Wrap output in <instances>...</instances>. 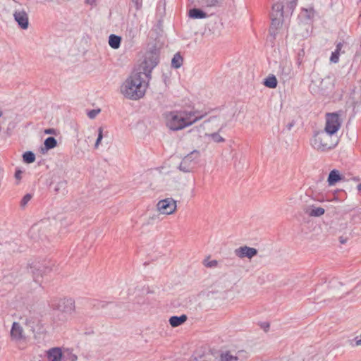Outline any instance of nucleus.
I'll return each instance as SVG.
<instances>
[{
	"instance_id": "nucleus-4",
	"label": "nucleus",
	"mask_w": 361,
	"mask_h": 361,
	"mask_svg": "<svg viewBox=\"0 0 361 361\" xmlns=\"http://www.w3.org/2000/svg\"><path fill=\"white\" fill-rule=\"evenodd\" d=\"M51 306L54 310H57L62 314V320L63 321L70 319L75 310V301L72 298H62L53 301Z\"/></svg>"
},
{
	"instance_id": "nucleus-5",
	"label": "nucleus",
	"mask_w": 361,
	"mask_h": 361,
	"mask_svg": "<svg viewBox=\"0 0 361 361\" xmlns=\"http://www.w3.org/2000/svg\"><path fill=\"white\" fill-rule=\"evenodd\" d=\"M207 115L197 109H182V130L202 120Z\"/></svg>"
},
{
	"instance_id": "nucleus-39",
	"label": "nucleus",
	"mask_w": 361,
	"mask_h": 361,
	"mask_svg": "<svg viewBox=\"0 0 361 361\" xmlns=\"http://www.w3.org/2000/svg\"><path fill=\"white\" fill-rule=\"evenodd\" d=\"M34 323H35V322H34V321H32L31 319H29V318H27V317H26V318L25 319V324L26 326H30V327L33 328V327H34V326H33L32 324H33Z\"/></svg>"
},
{
	"instance_id": "nucleus-48",
	"label": "nucleus",
	"mask_w": 361,
	"mask_h": 361,
	"mask_svg": "<svg viewBox=\"0 0 361 361\" xmlns=\"http://www.w3.org/2000/svg\"><path fill=\"white\" fill-rule=\"evenodd\" d=\"M347 241V239L345 238H343V236L340 237L339 238V242L341 243V244H344Z\"/></svg>"
},
{
	"instance_id": "nucleus-6",
	"label": "nucleus",
	"mask_w": 361,
	"mask_h": 361,
	"mask_svg": "<svg viewBox=\"0 0 361 361\" xmlns=\"http://www.w3.org/2000/svg\"><path fill=\"white\" fill-rule=\"evenodd\" d=\"M54 263L50 261L43 262H35L30 267V271L32 274L35 282H40V279L52 271Z\"/></svg>"
},
{
	"instance_id": "nucleus-31",
	"label": "nucleus",
	"mask_w": 361,
	"mask_h": 361,
	"mask_svg": "<svg viewBox=\"0 0 361 361\" xmlns=\"http://www.w3.org/2000/svg\"><path fill=\"white\" fill-rule=\"evenodd\" d=\"M182 109H195L192 101L186 96L182 99Z\"/></svg>"
},
{
	"instance_id": "nucleus-50",
	"label": "nucleus",
	"mask_w": 361,
	"mask_h": 361,
	"mask_svg": "<svg viewBox=\"0 0 361 361\" xmlns=\"http://www.w3.org/2000/svg\"><path fill=\"white\" fill-rule=\"evenodd\" d=\"M174 167L176 168L177 169L180 170V163L177 164V165L175 166Z\"/></svg>"
},
{
	"instance_id": "nucleus-43",
	"label": "nucleus",
	"mask_w": 361,
	"mask_h": 361,
	"mask_svg": "<svg viewBox=\"0 0 361 361\" xmlns=\"http://www.w3.org/2000/svg\"><path fill=\"white\" fill-rule=\"evenodd\" d=\"M97 1V0H85V4L93 6H96Z\"/></svg>"
},
{
	"instance_id": "nucleus-10",
	"label": "nucleus",
	"mask_w": 361,
	"mask_h": 361,
	"mask_svg": "<svg viewBox=\"0 0 361 361\" xmlns=\"http://www.w3.org/2000/svg\"><path fill=\"white\" fill-rule=\"evenodd\" d=\"M12 6L14 7L13 18L18 23V26L23 30H26L29 26L28 15L23 9L17 8V6H20L17 1H11Z\"/></svg>"
},
{
	"instance_id": "nucleus-14",
	"label": "nucleus",
	"mask_w": 361,
	"mask_h": 361,
	"mask_svg": "<svg viewBox=\"0 0 361 361\" xmlns=\"http://www.w3.org/2000/svg\"><path fill=\"white\" fill-rule=\"evenodd\" d=\"M10 336L11 341L16 343L25 339L24 329L18 322L13 323L10 331Z\"/></svg>"
},
{
	"instance_id": "nucleus-18",
	"label": "nucleus",
	"mask_w": 361,
	"mask_h": 361,
	"mask_svg": "<svg viewBox=\"0 0 361 361\" xmlns=\"http://www.w3.org/2000/svg\"><path fill=\"white\" fill-rule=\"evenodd\" d=\"M158 62L159 60L156 54L152 53L150 54L149 56L145 57L143 69L145 71H147V69H149L150 71L157 65Z\"/></svg>"
},
{
	"instance_id": "nucleus-32",
	"label": "nucleus",
	"mask_w": 361,
	"mask_h": 361,
	"mask_svg": "<svg viewBox=\"0 0 361 361\" xmlns=\"http://www.w3.org/2000/svg\"><path fill=\"white\" fill-rule=\"evenodd\" d=\"M171 66L175 68L180 67V52H177L171 61Z\"/></svg>"
},
{
	"instance_id": "nucleus-37",
	"label": "nucleus",
	"mask_w": 361,
	"mask_h": 361,
	"mask_svg": "<svg viewBox=\"0 0 361 361\" xmlns=\"http://www.w3.org/2000/svg\"><path fill=\"white\" fill-rule=\"evenodd\" d=\"M99 112L100 109H93L90 111L87 115L90 118H94Z\"/></svg>"
},
{
	"instance_id": "nucleus-7",
	"label": "nucleus",
	"mask_w": 361,
	"mask_h": 361,
	"mask_svg": "<svg viewBox=\"0 0 361 361\" xmlns=\"http://www.w3.org/2000/svg\"><path fill=\"white\" fill-rule=\"evenodd\" d=\"M341 126V119L337 113H329L326 116V124L324 130L336 135Z\"/></svg>"
},
{
	"instance_id": "nucleus-47",
	"label": "nucleus",
	"mask_w": 361,
	"mask_h": 361,
	"mask_svg": "<svg viewBox=\"0 0 361 361\" xmlns=\"http://www.w3.org/2000/svg\"><path fill=\"white\" fill-rule=\"evenodd\" d=\"M178 156H173L170 158V159L169 160V161L170 163H173L175 161L178 160Z\"/></svg>"
},
{
	"instance_id": "nucleus-38",
	"label": "nucleus",
	"mask_w": 361,
	"mask_h": 361,
	"mask_svg": "<svg viewBox=\"0 0 361 361\" xmlns=\"http://www.w3.org/2000/svg\"><path fill=\"white\" fill-rule=\"evenodd\" d=\"M221 4L219 0H207V4L209 6H216Z\"/></svg>"
},
{
	"instance_id": "nucleus-27",
	"label": "nucleus",
	"mask_w": 361,
	"mask_h": 361,
	"mask_svg": "<svg viewBox=\"0 0 361 361\" xmlns=\"http://www.w3.org/2000/svg\"><path fill=\"white\" fill-rule=\"evenodd\" d=\"M264 85L266 87H269V88L276 87V86H277L276 78L274 75H271L267 77L264 81Z\"/></svg>"
},
{
	"instance_id": "nucleus-16",
	"label": "nucleus",
	"mask_w": 361,
	"mask_h": 361,
	"mask_svg": "<svg viewBox=\"0 0 361 361\" xmlns=\"http://www.w3.org/2000/svg\"><path fill=\"white\" fill-rule=\"evenodd\" d=\"M293 71L292 63L290 61L282 60L280 62L278 75H279L283 79H288L290 77Z\"/></svg>"
},
{
	"instance_id": "nucleus-28",
	"label": "nucleus",
	"mask_w": 361,
	"mask_h": 361,
	"mask_svg": "<svg viewBox=\"0 0 361 361\" xmlns=\"http://www.w3.org/2000/svg\"><path fill=\"white\" fill-rule=\"evenodd\" d=\"M220 361H240V360L237 356L231 355L230 352H226L221 355Z\"/></svg>"
},
{
	"instance_id": "nucleus-23",
	"label": "nucleus",
	"mask_w": 361,
	"mask_h": 361,
	"mask_svg": "<svg viewBox=\"0 0 361 361\" xmlns=\"http://www.w3.org/2000/svg\"><path fill=\"white\" fill-rule=\"evenodd\" d=\"M188 16L192 19H202L208 16L207 13L200 8H192L188 12Z\"/></svg>"
},
{
	"instance_id": "nucleus-25",
	"label": "nucleus",
	"mask_w": 361,
	"mask_h": 361,
	"mask_svg": "<svg viewBox=\"0 0 361 361\" xmlns=\"http://www.w3.org/2000/svg\"><path fill=\"white\" fill-rule=\"evenodd\" d=\"M121 42V37L120 36L111 34L109 37V44L114 49H117L120 47Z\"/></svg>"
},
{
	"instance_id": "nucleus-9",
	"label": "nucleus",
	"mask_w": 361,
	"mask_h": 361,
	"mask_svg": "<svg viewBox=\"0 0 361 361\" xmlns=\"http://www.w3.org/2000/svg\"><path fill=\"white\" fill-rule=\"evenodd\" d=\"M331 85L330 78L322 79L318 76L312 78L309 88L313 94H323Z\"/></svg>"
},
{
	"instance_id": "nucleus-21",
	"label": "nucleus",
	"mask_w": 361,
	"mask_h": 361,
	"mask_svg": "<svg viewBox=\"0 0 361 361\" xmlns=\"http://www.w3.org/2000/svg\"><path fill=\"white\" fill-rule=\"evenodd\" d=\"M222 131H217L213 133H208L204 134V136L207 137L210 141L215 143H223L226 141V139L222 135Z\"/></svg>"
},
{
	"instance_id": "nucleus-19",
	"label": "nucleus",
	"mask_w": 361,
	"mask_h": 361,
	"mask_svg": "<svg viewBox=\"0 0 361 361\" xmlns=\"http://www.w3.org/2000/svg\"><path fill=\"white\" fill-rule=\"evenodd\" d=\"M47 361H61L62 351L60 348H52L47 351Z\"/></svg>"
},
{
	"instance_id": "nucleus-12",
	"label": "nucleus",
	"mask_w": 361,
	"mask_h": 361,
	"mask_svg": "<svg viewBox=\"0 0 361 361\" xmlns=\"http://www.w3.org/2000/svg\"><path fill=\"white\" fill-rule=\"evenodd\" d=\"M157 210L162 214H171L176 209V202L171 198H166L158 202Z\"/></svg>"
},
{
	"instance_id": "nucleus-26",
	"label": "nucleus",
	"mask_w": 361,
	"mask_h": 361,
	"mask_svg": "<svg viewBox=\"0 0 361 361\" xmlns=\"http://www.w3.org/2000/svg\"><path fill=\"white\" fill-rule=\"evenodd\" d=\"M66 188H67V181L65 180H62L59 181L55 188L54 190L58 193H61L62 195H64L66 192Z\"/></svg>"
},
{
	"instance_id": "nucleus-17",
	"label": "nucleus",
	"mask_w": 361,
	"mask_h": 361,
	"mask_svg": "<svg viewBox=\"0 0 361 361\" xmlns=\"http://www.w3.org/2000/svg\"><path fill=\"white\" fill-rule=\"evenodd\" d=\"M42 223H39L33 225L29 230L28 235L30 238L34 240H38L42 238V233H41L43 228Z\"/></svg>"
},
{
	"instance_id": "nucleus-51",
	"label": "nucleus",
	"mask_w": 361,
	"mask_h": 361,
	"mask_svg": "<svg viewBox=\"0 0 361 361\" xmlns=\"http://www.w3.org/2000/svg\"><path fill=\"white\" fill-rule=\"evenodd\" d=\"M357 190L361 191V183L357 185Z\"/></svg>"
},
{
	"instance_id": "nucleus-29",
	"label": "nucleus",
	"mask_w": 361,
	"mask_h": 361,
	"mask_svg": "<svg viewBox=\"0 0 361 361\" xmlns=\"http://www.w3.org/2000/svg\"><path fill=\"white\" fill-rule=\"evenodd\" d=\"M56 145V140L54 137H49L44 140V146L47 149H53Z\"/></svg>"
},
{
	"instance_id": "nucleus-41",
	"label": "nucleus",
	"mask_w": 361,
	"mask_h": 361,
	"mask_svg": "<svg viewBox=\"0 0 361 361\" xmlns=\"http://www.w3.org/2000/svg\"><path fill=\"white\" fill-rule=\"evenodd\" d=\"M305 55V51H304V49H301L299 53H298V64H301L302 63V61H301V58L303 57Z\"/></svg>"
},
{
	"instance_id": "nucleus-36",
	"label": "nucleus",
	"mask_w": 361,
	"mask_h": 361,
	"mask_svg": "<svg viewBox=\"0 0 361 361\" xmlns=\"http://www.w3.org/2000/svg\"><path fill=\"white\" fill-rule=\"evenodd\" d=\"M204 265H205L207 267H210V268L216 267H217V265H218V261H216V260L214 259V260H211V261L205 262H204Z\"/></svg>"
},
{
	"instance_id": "nucleus-34",
	"label": "nucleus",
	"mask_w": 361,
	"mask_h": 361,
	"mask_svg": "<svg viewBox=\"0 0 361 361\" xmlns=\"http://www.w3.org/2000/svg\"><path fill=\"white\" fill-rule=\"evenodd\" d=\"M32 196L31 194H26L21 200L20 201V207L24 208L27 205V204L30 201Z\"/></svg>"
},
{
	"instance_id": "nucleus-45",
	"label": "nucleus",
	"mask_w": 361,
	"mask_h": 361,
	"mask_svg": "<svg viewBox=\"0 0 361 361\" xmlns=\"http://www.w3.org/2000/svg\"><path fill=\"white\" fill-rule=\"evenodd\" d=\"M136 5L137 9H138L141 6V0H133Z\"/></svg>"
},
{
	"instance_id": "nucleus-2",
	"label": "nucleus",
	"mask_w": 361,
	"mask_h": 361,
	"mask_svg": "<svg viewBox=\"0 0 361 361\" xmlns=\"http://www.w3.org/2000/svg\"><path fill=\"white\" fill-rule=\"evenodd\" d=\"M233 114L228 115L226 113H219V114L210 116L208 119L204 121L200 126L191 128L189 132L197 134L201 136V133L207 134L217 131H222L231 121Z\"/></svg>"
},
{
	"instance_id": "nucleus-3",
	"label": "nucleus",
	"mask_w": 361,
	"mask_h": 361,
	"mask_svg": "<svg viewBox=\"0 0 361 361\" xmlns=\"http://www.w3.org/2000/svg\"><path fill=\"white\" fill-rule=\"evenodd\" d=\"M338 142V137L336 135L323 130L314 134L311 145L317 151L326 152L334 149Z\"/></svg>"
},
{
	"instance_id": "nucleus-11",
	"label": "nucleus",
	"mask_w": 361,
	"mask_h": 361,
	"mask_svg": "<svg viewBox=\"0 0 361 361\" xmlns=\"http://www.w3.org/2000/svg\"><path fill=\"white\" fill-rule=\"evenodd\" d=\"M200 157V152L193 150L182 158V171L190 172L196 164V160Z\"/></svg>"
},
{
	"instance_id": "nucleus-49",
	"label": "nucleus",
	"mask_w": 361,
	"mask_h": 361,
	"mask_svg": "<svg viewBox=\"0 0 361 361\" xmlns=\"http://www.w3.org/2000/svg\"><path fill=\"white\" fill-rule=\"evenodd\" d=\"M187 320V316L185 314H182V324L184 323Z\"/></svg>"
},
{
	"instance_id": "nucleus-20",
	"label": "nucleus",
	"mask_w": 361,
	"mask_h": 361,
	"mask_svg": "<svg viewBox=\"0 0 361 361\" xmlns=\"http://www.w3.org/2000/svg\"><path fill=\"white\" fill-rule=\"evenodd\" d=\"M343 179V176L341 174L340 171L337 169H334L331 171L329 174L327 182L329 186L335 185L338 181Z\"/></svg>"
},
{
	"instance_id": "nucleus-52",
	"label": "nucleus",
	"mask_w": 361,
	"mask_h": 361,
	"mask_svg": "<svg viewBox=\"0 0 361 361\" xmlns=\"http://www.w3.org/2000/svg\"><path fill=\"white\" fill-rule=\"evenodd\" d=\"M77 360V356L76 355H73V361H75Z\"/></svg>"
},
{
	"instance_id": "nucleus-13",
	"label": "nucleus",
	"mask_w": 361,
	"mask_h": 361,
	"mask_svg": "<svg viewBox=\"0 0 361 361\" xmlns=\"http://www.w3.org/2000/svg\"><path fill=\"white\" fill-rule=\"evenodd\" d=\"M167 127L171 130L180 129V117L177 111L167 112L164 114Z\"/></svg>"
},
{
	"instance_id": "nucleus-53",
	"label": "nucleus",
	"mask_w": 361,
	"mask_h": 361,
	"mask_svg": "<svg viewBox=\"0 0 361 361\" xmlns=\"http://www.w3.org/2000/svg\"><path fill=\"white\" fill-rule=\"evenodd\" d=\"M267 328H269V324H267Z\"/></svg>"
},
{
	"instance_id": "nucleus-30",
	"label": "nucleus",
	"mask_w": 361,
	"mask_h": 361,
	"mask_svg": "<svg viewBox=\"0 0 361 361\" xmlns=\"http://www.w3.org/2000/svg\"><path fill=\"white\" fill-rule=\"evenodd\" d=\"M23 161L27 164L33 163L35 160V155L31 151L25 152L23 155Z\"/></svg>"
},
{
	"instance_id": "nucleus-15",
	"label": "nucleus",
	"mask_w": 361,
	"mask_h": 361,
	"mask_svg": "<svg viewBox=\"0 0 361 361\" xmlns=\"http://www.w3.org/2000/svg\"><path fill=\"white\" fill-rule=\"evenodd\" d=\"M234 253L240 259L244 257L252 259L253 257L257 255V250L254 247L245 245L235 249Z\"/></svg>"
},
{
	"instance_id": "nucleus-1",
	"label": "nucleus",
	"mask_w": 361,
	"mask_h": 361,
	"mask_svg": "<svg viewBox=\"0 0 361 361\" xmlns=\"http://www.w3.org/2000/svg\"><path fill=\"white\" fill-rule=\"evenodd\" d=\"M145 73L133 72L121 86V92L128 99L137 100L142 98L146 92L147 84L144 77Z\"/></svg>"
},
{
	"instance_id": "nucleus-35",
	"label": "nucleus",
	"mask_w": 361,
	"mask_h": 361,
	"mask_svg": "<svg viewBox=\"0 0 361 361\" xmlns=\"http://www.w3.org/2000/svg\"><path fill=\"white\" fill-rule=\"evenodd\" d=\"M103 138V129L102 127L98 129V137L94 144V147L98 148Z\"/></svg>"
},
{
	"instance_id": "nucleus-44",
	"label": "nucleus",
	"mask_w": 361,
	"mask_h": 361,
	"mask_svg": "<svg viewBox=\"0 0 361 361\" xmlns=\"http://www.w3.org/2000/svg\"><path fill=\"white\" fill-rule=\"evenodd\" d=\"M21 174H22V171L20 170H17L15 173V178L18 180H20Z\"/></svg>"
},
{
	"instance_id": "nucleus-24",
	"label": "nucleus",
	"mask_w": 361,
	"mask_h": 361,
	"mask_svg": "<svg viewBox=\"0 0 361 361\" xmlns=\"http://www.w3.org/2000/svg\"><path fill=\"white\" fill-rule=\"evenodd\" d=\"M324 209L322 207H308L305 209V212L311 216H321L324 214Z\"/></svg>"
},
{
	"instance_id": "nucleus-42",
	"label": "nucleus",
	"mask_w": 361,
	"mask_h": 361,
	"mask_svg": "<svg viewBox=\"0 0 361 361\" xmlns=\"http://www.w3.org/2000/svg\"><path fill=\"white\" fill-rule=\"evenodd\" d=\"M295 126V121H292L291 122L288 123L286 126V128L288 130H291L292 128Z\"/></svg>"
},
{
	"instance_id": "nucleus-22",
	"label": "nucleus",
	"mask_w": 361,
	"mask_h": 361,
	"mask_svg": "<svg viewBox=\"0 0 361 361\" xmlns=\"http://www.w3.org/2000/svg\"><path fill=\"white\" fill-rule=\"evenodd\" d=\"M344 46L343 42H338L336 44V48L334 51L331 53V57H330V62L332 63H337L339 61V56L341 54H344L345 51L342 50L343 47Z\"/></svg>"
},
{
	"instance_id": "nucleus-33",
	"label": "nucleus",
	"mask_w": 361,
	"mask_h": 361,
	"mask_svg": "<svg viewBox=\"0 0 361 361\" xmlns=\"http://www.w3.org/2000/svg\"><path fill=\"white\" fill-rule=\"evenodd\" d=\"M169 324L172 327L180 326V316H173L169 319Z\"/></svg>"
},
{
	"instance_id": "nucleus-8",
	"label": "nucleus",
	"mask_w": 361,
	"mask_h": 361,
	"mask_svg": "<svg viewBox=\"0 0 361 361\" xmlns=\"http://www.w3.org/2000/svg\"><path fill=\"white\" fill-rule=\"evenodd\" d=\"M283 6L280 3H276L272 6V11L271 13V24L270 27L271 34L273 35L272 30H277L281 25V18L283 15Z\"/></svg>"
},
{
	"instance_id": "nucleus-40",
	"label": "nucleus",
	"mask_w": 361,
	"mask_h": 361,
	"mask_svg": "<svg viewBox=\"0 0 361 361\" xmlns=\"http://www.w3.org/2000/svg\"><path fill=\"white\" fill-rule=\"evenodd\" d=\"M296 1L297 0H290L288 1V8H289V9L290 11H293V8L294 6H295L296 4Z\"/></svg>"
},
{
	"instance_id": "nucleus-46",
	"label": "nucleus",
	"mask_w": 361,
	"mask_h": 361,
	"mask_svg": "<svg viewBox=\"0 0 361 361\" xmlns=\"http://www.w3.org/2000/svg\"><path fill=\"white\" fill-rule=\"evenodd\" d=\"M54 132H55V130L53 128H49V129L45 130V131H44V133L46 134H54Z\"/></svg>"
}]
</instances>
